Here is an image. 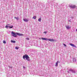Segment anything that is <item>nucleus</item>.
<instances>
[{"label":"nucleus","mask_w":77,"mask_h":77,"mask_svg":"<svg viewBox=\"0 0 77 77\" xmlns=\"http://www.w3.org/2000/svg\"><path fill=\"white\" fill-rule=\"evenodd\" d=\"M11 34L12 36H13L14 37H17V35H18V36H22V35H23V34H22L18 32L15 33L13 32H11Z\"/></svg>","instance_id":"1"},{"label":"nucleus","mask_w":77,"mask_h":77,"mask_svg":"<svg viewBox=\"0 0 77 77\" xmlns=\"http://www.w3.org/2000/svg\"><path fill=\"white\" fill-rule=\"evenodd\" d=\"M23 58L24 59H26V60H28V61H30V60L29 59H30V57H29V56L27 54H25L23 56Z\"/></svg>","instance_id":"2"},{"label":"nucleus","mask_w":77,"mask_h":77,"mask_svg":"<svg viewBox=\"0 0 77 77\" xmlns=\"http://www.w3.org/2000/svg\"><path fill=\"white\" fill-rule=\"evenodd\" d=\"M69 7L72 9H74V8H76V6L75 5H71L69 6Z\"/></svg>","instance_id":"3"},{"label":"nucleus","mask_w":77,"mask_h":77,"mask_svg":"<svg viewBox=\"0 0 77 77\" xmlns=\"http://www.w3.org/2000/svg\"><path fill=\"white\" fill-rule=\"evenodd\" d=\"M48 40L49 41H50L51 42H53V41H54V39H48Z\"/></svg>","instance_id":"4"},{"label":"nucleus","mask_w":77,"mask_h":77,"mask_svg":"<svg viewBox=\"0 0 77 77\" xmlns=\"http://www.w3.org/2000/svg\"><path fill=\"white\" fill-rule=\"evenodd\" d=\"M69 45L72 46V47H76V46L74 44H69Z\"/></svg>","instance_id":"5"},{"label":"nucleus","mask_w":77,"mask_h":77,"mask_svg":"<svg viewBox=\"0 0 77 77\" xmlns=\"http://www.w3.org/2000/svg\"><path fill=\"white\" fill-rule=\"evenodd\" d=\"M42 39H43V40H45L46 41H47L48 40V38H42Z\"/></svg>","instance_id":"6"},{"label":"nucleus","mask_w":77,"mask_h":77,"mask_svg":"<svg viewBox=\"0 0 77 77\" xmlns=\"http://www.w3.org/2000/svg\"><path fill=\"white\" fill-rule=\"evenodd\" d=\"M60 63V62L57 61L56 62V64H55V66H58V63Z\"/></svg>","instance_id":"7"},{"label":"nucleus","mask_w":77,"mask_h":77,"mask_svg":"<svg viewBox=\"0 0 77 77\" xmlns=\"http://www.w3.org/2000/svg\"><path fill=\"white\" fill-rule=\"evenodd\" d=\"M23 20L24 21H25L26 22H28V21H29V20H27V19H23Z\"/></svg>","instance_id":"8"},{"label":"nucleus","mask_w":77,"mask_h":77,"mask_svg":"<svg viewBox=\"0 0 77 77\" xmlns=\"http://www.w3.org/2000/svg\"><path fill=\"white\" fill-rule=\"evenodd\" d=\"M66 28L67 29H69L71 28V27H69V26H66Z\"/></svg>","instance_id":"9"},{"label":"nucleus","mask_w":77,"mask_h":77,"mask_svg":"<svg viewBox=\"0 0 77 77\" xmlns=\"http://www.w3.org/2000/svg\"><path fill=\"white\" fill-rule=\"evenodd\" d=\"M9 26V24L6 25V26H5V28H6V29H8V27H9V26Z\"/></svg>","instance_id":"10"},{"label":"nucleus","mask_w":77,"mask_h":77,"mask_svg":"<svg viewBox=\"0 0 77 77\" xmlns=\"http://www.w3.org/2000/svg\"><path fill=\"white\" fill-rule=\"evenodd\" d=\"M38 21H39V22H41V18L40 17L39 18L38 20Z\"/></svg>","instance_id":"11"},{"label":"nucleus","mask_w":77,"mask_h":77,"mask_svg":"<svg viewBox=\"0 0 77 77\" xmlns=\"http://www.w3.org/2000/svg\"><path fill=\"white\" fill-rule=\"evenodd\" d=\"M11 42H12L13 43H15V42H16L15 41H14L13 40H11Z\"/></svg>","instance_id":"12"},{"label":"nucleus","mask_w":77,"mask_h":77,"mask_svg":"<svg viewBox=\"0 0 77 77\" xmlns=\"http://www.w3.org/2000/svg\"><path fill=\"white\" fill-rule=\"evenodd\" d=\"M32 18L33 19H34V20L36 19V16H34Z\"/></svg>","instance_id":"13"},{"label":"nucleus","mask_w":77,"mask_h":77,"mask_svg":"<svg viewBox=\"0 0 77 77\" xmlns=\"http://www.w3.org/2000/svg\"><path fill=\"white\" fill-rule=\"evenodd\" d=\"M9 27L10 29H12V28H13V26H9Z\"/></svg>","instance_id":"14"},{"label":"nucleus","mask_w":77,"mask_h":77,"mask_svg":"<svg viewBox=\"0 0 77 77\" xmlns=\"http://www.w3.org/2000/svg\"><path fill=\"white\" fill-rule=\"evenodd\" d=\"M14 18H15L16 20H19V18H18V17H14Z\"/></svg>","instance_id":"15"},{"label":"nucleus","mask_w":77,"mask_h":77,"mask_svg":"<svg viewBox=\"0 0 77 77\" xmlns=\"http://www.w3.org/2000/svg\"><path fill=\"white\" fill-rule=\"evenodd\" d=\"M19 48H18L17 47H15V49H16V50H18Z\"/></svg>","instance_id":"16"},{"label":"nucleus","mask_w":77,"mask_h":77,"mask_svg":"<svg viewBox=\"0 0 77 77\" xmlns=\"http://www.w3.org/2000/svg\"><path fill=\"white\" fill-rule=\"evenodd\" d=\"M3 43L4 44H6V41H3Z\"/></svg>","instance_id":"17"},{"label":"nucleus","mask_w":77,"mask_h":77,"mask_svg":"<svg viewBox=\"0 0 77 77\" xmlns=\"http://www.w3.org/2000/svg\"><path fill=\"white\" fill-rule=\"evenodd\" d=\"M69 71H72V69H69Z\"/></svg>","instance_id":"18"},{"label":"nucleus","mask_w":77,"mask_h":77,"mask_svg":"<svg viewBox=\"0 0 77 77\" xmlns=\"http://www.w3.org/2000/svg\"><path fill=\"white\" fill-rule=\"evenodd\" d=\"M63 45H64V47H66V45H65V44H64Z\"/></svg>","instance_id":"19"},{"label":"nucleus","mask_w":77,"mask_h":77,"mask_svg":"<svg viewBox=\"0 0 77 77\" xmlns=\"http://www.w3.org/2000/svg\"><path fill=\"white\" fill-rule=\"evenodd\" d=\"M44 33H45V34H46V33H47V32H44Z\"/></svg>","instance_id":"20"},{"label":"nucleus","mask_w":77,"mask_h":77,"mask_svg":"<svg viewBox=\"0 0 77 77\" xmlns=\"http://www.w3.org/2000/svg\"><path fill=\"white\" fill-rule=\"evenodd\" d=\"M26 39H28V40H29V38H26Z\"/></svg>","instance_id":"21"},{"label":"nucleus","mask_w":77,"mask_h":77,"mask_svg":"<svg viewBox=\"0 0 77 77\" xmlns=\"http://www.w3.org/2000/svg\"><path fill=\"white\" fill-rule=\"evenodd\" d=\"M76 31L77 32V29H76Z\"/></svg>","instance_id":"22"}]
</instances>
